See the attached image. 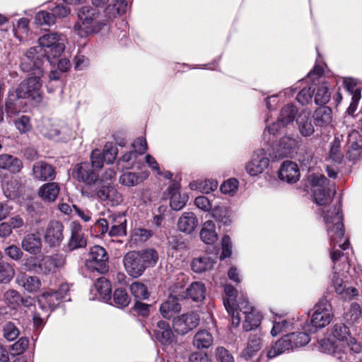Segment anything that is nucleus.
Listing matches in <instances>:
<instances>
[{
	"label": "nucleus",
	"mask_w": 362,
	"mask_h": 362,
	"mask_svg": "<svg viewBox=\"0 0 362 362\" xmlns=\"http://www.w3.org/2000/svg\"><path fill=\"white\" fill-rule=\"evenodd\" d=\"M324 221L330 240V244L333 246L330 252V257L334 264V272L331 279V286L341 298L351 300L358 295V291L354 287L348 286L343 279L344 274H340L337 272L340 271L337 266V262L344 255L341 250H346L349 245L348 239L344 237L343 215L341 206H336L333 209H330L324 215Z\"/></svg>",
	"instance_id": "1"
},
{
	"label": "nucleus",
	"mask_w": 362,
	"mask_h": 362,
	"mask_svg": "<svg viewBox=\"0 0 362 362\" xmlns=\"http://www.w3.org/2000/svg\"><path fill=\"white\" fill-rule=\"evenodd\" d=\"M36 48H30L22 58L21 67L23 71L31 72L30 76L23 81L13 93H9L6 103L7 114L11 117L21 111V99H28L30 101L39 104L42 101L43 93L42 90V78L44 76V70L39 65V60L34 61V54Z\"/></svg>",
	"instance_id": "2"
},
{
	"label": "nucleus",
	"mask_w": 362,
	"mask_h": 362,
	"mask_svg": "<svg viewBox=\"0 0 362 362\" xmlns=\"http://www.w3.org/2000/svg\"><path fill=\"white\" fill-rule=\"evenodd\" d=\"M38 47L34 54V61H38L41 66L42 59L46 57L50 64H54L65 49L66 37L59 33H48L38 38Z\"/></svg>",
	"instance_id": "3"
},
{
	"label": "nucleus",
	"mask_w": 362,
	"mask_h": 362,
	"mask_svg": "<svg viewBox=\"0 0 362 362\" xmlns=\"http://www.w3.org/2000/svg\"><path fill=\"white\" fill-rule=\"evenodd\" d=\"M98 10L89 6L82 7L78 13V20L74 26L75 33L81 37L98 33L104 25L99 20Z\"/></svg>",
	"instance_id": "4"
},
{
	"label": "nucleus",
	"mask_w": 362,
	"mask_h": 362,
	"mask_svg": "<svg viewBox=\"0 0 362 362\" xmlns=\"http://www.w3.org/2000/svg\"><path fill=\"white\" fill-rule=\"evenodd\" d=\"M332 335L341 347L347 350L348 356L352 361H358L356 354L361 352L362 345L351 337L349 328L344 323H337L332 327Z\"/></svg>",
	"instance_id": "5"
},
{
	"label": "nucleus",
	"mask_w": 362,
	"mask_h": 362,
	"mask_svg": "<svg viewBox=\"0 0 362 362\" xmlns=\"http://www.w3.org/2000/svg\"><path fill=\"white\" fill-rule=\"evenodd\" d=\"M310 337L305 332H293L285 335L273 344L267 351L268 358H273L286 351L306 345Z\"/></svg>",
	"instance_id": "6"
},
{
	"label": "nucleus",
	"mask_w": 362,
	"mask_h": 362,
	"mask_svg": "<svg viewBox=\"0 0 362 362\" xmlns=\"http://www.w3.org/2000/svg\"><path fill=\"white\" fill-rule=\"evenodd\" d=\"M81 193L85 197L95 198L110 206H117L123 200L122 195L110 183L98 186L93 191L82 189Z\"/></svg>",
	"instance_id": "7"
},
{
	"label": "nucleus",
	"mask_w": 362,
	"mask_h": 362,
	"mask_svg": "<svg viewBox=\"0 0 362 362\" xmlns=\"http://www.w3.org/2000/svg\"><path fill=\"white\" fill-rule=\"evenodd\" d=\"M308 181L313 188V197L315 203L319 206H326L332 201L330 189L328 187V180L321 174H311Z\"/></svg>",
	"instance_id": "8"
},
{
	"label": "nucleus",
	"mask_w": 362,
	"mask_h": 362,
	"mask_svg": "<svg viewBox=\"0 0 362 362\" xmlns=\"http://www.w3.org/2000/svg\"><path fill=\"white\" fill-rule=\"evenodd\" d=\"M334 314L329 302L325 298L320 299L313 308L311 317L312 328L308 332H314L318 328L328 325L333 318Z\"/></svg>",
	"instance_id": "9"
},
{
	"label": "nucleus",
	"mask_w": 362,
	"mask_h": 362,
	"mask_svg": "<svg viewBox=\"0 0 362 362\" xmlns=\"http://www.w3.org/2000/svg\"><path fill=\"white\" fill-rule=\"evenodd\" d=\"M297 112L296 107L292 104H288L283 107L279 113L278 122L273 123L265 129L263 133L265 141L270 142L272 136H274L279 132V127H284L292 123L296 117Z\"/></svg>",
	"instance_id": "10"
},
{
	"label": "nucleus",
	"mask_w": 362,
	"mask_h": 362,
	"mask_svg": "<svg viewBox=\"0 0 362 362\" xmlns=\"http://www.w3.org/2000/svg\"><path fill=\"white\" fill-rule=\"evenodd\" d=\"M224 292L228 298L223 299L224 306L228 313L231 317L232 324L237 327L240 322L241 317L239 315L238 309L241 307L240 303L247 300L245 298H239L237 302L235 298L237 296V291L231 285H226L224 287Z\"/></svg>",
	"instance_id": "11"
},
{
	"label": "nucleus",
	"mask_w": 362,
	"mask_h": 362,
	"mask_svg": "<svg viewBox=\"0 0 362 362\" xmlns=\"http://www.w3.org/2000/svg\"><path fill=\"white\" fill-rule=\"evenodd\" d=\"M107 259L105 250L101 246L95 245L90 250L89 257L86 259V266L89 269L103 274L107 271Z\"/></svg>",
	"instance_id": "12"
},
{
	"label": "nucleus",
	"mask_w": 362,
	"mask_h": 362,
	"mask_svg": "<svg viewBox=\"0 0 362 362\" xmlns=\"http://www.w3.org/2000/svg\"><path fill=\"white\" fill-rule=\"evenodd\" d=\"M183 286L182 281L179 283V286L174 285L172 287L173 293L160 305V312L164 318L170 319L175 314L180 311L181 306L177 301V297H184V295H182L180 291Z\"/></svg>",
	"instance_id": "13"
},
{
	"label": "nucleus",
	"mask_w": 362,
	"mask_h": 362,
	"mask_svg": "<svg viewBox=\"0 0 362 362\" xmlns=\"http://www.w3.org/2000/svg\"><path fill=\"white\" fill-rule=\"evenodd\" d=\"M75 173L78 181L85 184L82 189L91 190V187L100 180L97 170L93 168V165L88 162L77 164L75 168Z\"/></svg>",
	"instance_id": "14"
},
{
	"label": "nucleus",
	"mask_w": 362,
	"mask_h": 362,
	"mask_svg": "<svg viewBox=\"0 0 362 362\" xmlns=\"http://www.w3.org/2000/svg\"><path fill=\"white\" fill-rule=\"evenodd\" d=\"M199 323V316L194 312L180 315L173 319V326L175 331L184 335L196 328Z\"/></svg>",
	"instance_id": "15"
},
{
	"label": "nucleus",
	"mask_w": 362,
	"mask_h": 362,
	"mask_svg": "<svg viewBox=\"0 0 362 362\" xmlns=\"http://www.w3.org/2000/svg\"><path fill=\"white\" fill-rule=\"evenodd\" d=\"M269 159L264 149L256 151L250 162L245 165V170L250 176L262 174L269 166Z\"/></svg>",
	"instance_id": "16"
},
{
	"label": "nucleus",
	"mask_w": 362,
	"mask_h": 362,
	"mask_svg": "<svg viewBox=\"0 0 362 362\" xmlns=\"http://www.w3.org/2000/svg\"><path fill=\"white\" fill-rule=\"evenodd\" d=\"M141 258V255L135 251L128 252L124 257L125 269L134 278L141 276L146 269Z\"/></svg>",
	"instance_id": "17"
},
{
	"label": "nucleus",
	"mask_w": 362,
	"mask_h": 362,
	"mask_svg": "<svg viewBox=\"0 0 362 362\" xmlns=\"http://www.w3.org/2000/svg\"><path fill=\"white\" fill-rule=\"evenodd\" d=\"M240 305L241 307L238 311L245 315L243 329L245 331H250L257 327L262 320L260 313L252 307L247 300H243Z\"/></svg>",
	"instance_id": "18"
},
{
	"label": "nucleus",
	"mask_w": 362,
	"mask_h": 362,
	"mask_svg": "<svg viewBox=\"0 0 362 362\" xmlns=\"http://www.w3.org/2000/svg\"><path fill=\"white\" fill-rule=\"evenodd\" d=\"M319 349L325 353L333 354L341 362H358L352 361L348 356V351L346 349H343V346L337 343L331 341L329 339L324 338L318 342Z\"/></svg>",
	"instance_id": "19"
},
{
	"label": "nucleus",
	"mask_w": 362,
	"mask_h": 362,
	"mask_svg": "<svg viewBox=\"0 0 362 362\" xmlns=\"http://www.w3.org/2000/svg\"><path fill=\"white\" fill-rule=\"evenodd\" d=\"M64 226L58 221H52L49 223L45 232V241L50 247L59 245L64 239Z\"/></svg>",
	"instance_id": "20"
},
{
	"label": "nucleus",
	"mask_w": 362,
	"mask_h": 362,
	"mask_svg": "<svg viewBox=\"0 0 362 362\" xmlns=\"http://www.w3.org/2000/svg\"><path fill=\"white\" fill-rule=\"evenodd\" d=\"M279 178L288 183H295L300 178V171L297 164L287 160L282 163L279 172Z\"/></svg>",
	"instance_id": "21"
},
{
	"label": "nucleus",
	"mask_w": 362,
	"mask_h": 362,
	"mask_svg": "<svg viewBox=\"0 0 362 362\" xmlns=\"http://www.w3.org/2000/svg\"><path fill=\"white\" fill-rule=\"evenodd\" d=\"M71 237L68 243L70 250L84 247L86 245V239L84 238L81 226L76 221H73L70 225Z\"/></svg>",
	"instance_id": "22"
},
{
	"label": "nucleus",
	"mask_w": 362,
	"mask_h": 362,
	"mask_svg": "<svg viewBox=\"0 0 362 362\" xmlns=\"http://www.w3.org/2000/svg\"><path fill=\"white\" fill-rule=\"evenodd\" d=\"M22 249L31 255H38L42 248V241L40 236L35 233L26 234L21 240Z\"/></svg>",
	"instance_id": "23"
},
{
	"label": "nucleus",
	"mask_w": 362,
	"mask_h": 362,
	"mask_svg": "<svg viewBox=\"0 0 362 362\" xmlns=\"http://www.w3.org/2000/svg\"><path fill=\"white\" fill-rule=\"evenodd\" d=\"M170 195V206L173 210L179 211L182 209L188 201V196L186 194H181L180 187L177 184H173L168 188Z\"/></svg>",
	"instance_id": "24"
},
{
	"label": "nucleus",
	"mask_w": 362,
	"mask_h": 362,
	"mask_svg": "<svg viewBox=\"0 0 362 362\" xmlns=\"http://www.w3.org/2000/svg\"><path fill=\"white\" fill-rule=\"evenodd\" d=\"M33 175L34 178L40 181L53 180L55 176L53 167L44 162H38L33 167Z\"/></svg>",
	"instance_id": "25"
},
{
	"label": "nucleus",
	"mask_w": 362,
	"mask_h": 362,
	"mask_svg": "<svg viewBox=\"0 0 362 362\" xmlns=\"http://www.w3.org/2000/svg\"><path fill=\"white\" fill-rule=\"evenodd\" d=\"M296 123L302 136H310L314 133L315 128L309 112L306 110L301 111L296 117Z\"/></svg>",
	"instance_id": "26"
},
{
	"label": "nucleus",
	"mask_w": 362,
	"mask_h": 362,
	"mask_svg": "<svg viewBox=\"0 0 362 362\" xmlns=\"http://www.w3.org/2000/svg\"><path fill=\"white\" fill-rule=\"evenodd\" d=\"M313 118L317 127H327L332 123V110L330 107L322 105L314 111Z\"/></svg>",
	"instance_id": "27"
},
{
	"label": "nucleus",
	"mask_w": 362,
	"mask_h": 362,
	"mask_svg": "<svg viewBox=\"0 0 362 362\" xmlns=\"http://www.w3.org/2000/svg\"><path fill=\"white\" fill-rule=\"evenodd\" d=\"M198 226V219L192 212H185L177 221L178 229L185 233L190 234Z\"/></svg>",
	"instance_id": "28"
},
{
	"label": "nucleus",
	"mask_w": 362,
	"mask_h": 362,
	"mask_svg": "<svg viewBox=\"0 0 362 362\" xmlns=\"http://www.w3.org/2000/svg\"><path fill=\"white\" fill-rule=\"evenodd\" d=\"M298 148V141L291 136L282 137L278 146V153L280 157H289L296 153Z\"/></svg>",
	"instance_id": "29"
},
{
	"label": "nucleus",
	"mask_w": 362,
	"mask_h": 362,
	"mask_svg": "<svg viewBox=\"0 0 362 362\" xmlns=\"http://www.w3.org/2000/svg\"><path fill=\"white\" fill-rule=\"evenodd\" d=\"M23 168V163L18 158L7 153L0 155V169L12 173H18Z\"/></svg>",
	"instance_id": "30"
},
{
	"label": "nucleus",
	"mask_w": 362,
	"mask_h": 362,
	"mask_svg": "<svg viewBox=\"0 0 362 362\" xmlns=\"http://www.w3.org/2000/svg\"><path fill=\"white\" fill-rule=\"evenodd\" d=\"M262 348V338L259 334H250L247 346L243 349L241 356L246 361L252 358Z\"/></svg>",
	"instance_id": "31"
},
{
	"label": "nucleus",
	"mask_w": 362,
	"mask_h": 362,
	"mask_svg": "<svg viewBox=\"0 0 362 362\" xmlns=\"http://www.w3.org/2000/svg\"><path fill=\"white\" fill-rule=\"evenodd\" d=\"M156 338L163 344H170L174 339V334L169 324L165 321H158L155 330Z\"/></svg>",
	"instance_id": "32"
},
{
	"label": "nucleus",
	"mask_w": 362,
	"mask_h": 362,
	"mask_svg": "<svg viewBox=\"0 0 362 362\" xmlns=\"http://www.w3.org/2000/svg\"><path fill=\"white\" fill-rule=\"evenodd\" d=\"M61 299L58 296V293L55 292L44 293L38 298V304L42 311L47 316L49 310L54 309L59 304Z\"/></svg>",
	"instance_id": "33"
},
{
	"label": "nucleus",
	"mask_w": 362,
	"mask_h": 362,
	"mask_svg": "<svg viewBox=\"0 0 362 362\" xmlns=\"http://www.w3.org/2000/svg\"><path fill=\"white\" fill-rule=\"evenodd\" d=\"M16 281L19 286L30 293L37 291L41 287V281L38 277L28 276L24 273L19 274Z\"/></svg>",
	"instance_id": "34"
},
{
	"label": "nucleus",
	"mask_w": 362,
	"mask_h": 362,
	"mask_svg": "<svg viewBox=\"0 0 362 362\" xmlns=\"http://www.w3.org/2000/svg\"><path fill=\"white\" fill-rule=\"evenodd\" d=\"M37 129L43 136L47 139H54L61 133L56 124L49 119H42L37 126Z\"/></svg>",
	"instance_id": "35"
},
{
	"label": "nucleus",
	"mask_w": 362,
	"mask_h": 362,
	"mask_svg": "<svg viewBox=\"0 0 362 362\" xmlns=\"http://www.w3.org/2000/svg\"><path fill=\"white\" fill-rule=\"evenodd\" d=\"M59 192V187L56 182L44 184L39 190V196L46 202H54L56 200Z\"/></svg>",
	"instance_id": "36"
},
{
	"label": "nucleus",
	"mask_w": 362,
	"mask_h": 362,
	"mask_svg": "<svg viewBox=\"0 0 362 362\" xmlns=\"http://www.w3.org/2000/svg\"><path fill=\"white\" fill-rule=\"evenodd\" d=\"M200 238L206 244H213L218 239V235L215 230V224L212 221H206L200 231Z\"/></svg>",
	"instance_id": "37"
},
{
	"label": "nucleus",
	"mask_w": 362,
	"mask_h": 362,
	"mask_svg": "<svg viewBox=\"0 0 362 362\" xmlns=\"http://www.w3.org/2000/svg\"><path fill=\"white\" fill-rule=\"evenodd\" d=\"M213 337L206 330H199L193 338V345L197 349H207L213 344Z\"/></svg>",
	"instance_id": "38"
},
{
	"label": "nucleus",
	"mask_w": 362,
	"mask_h": 362,
	"mask_svg": "<svg viewBox=\"0 0 362 362\" xmlns=\"http://www.w3.org/2000/svg\"><path fill=\"white\" fill-rule=\"evenodd\" d=\"M205 286L201 282H194L186 289L187 298H190L194 301H200L205 298Z\"/></svg>",
	"instance_id": "39"
},
{
	"label": "nucleus",
	"mask_w": 362,
	"mask_h": 362,
	"mask_svg": "<svg viewBox=\"0 0 362 362\" xmlns=\"http://www.w3.org/2000/svg\"><path fill=\"white\" fill-rule=\"evenodd\" d=\"M211 216L218 221L228 225L232 221L233 212L227 206H217L212 209Z\"/></svg>",
	"instance_id": "40"
},
{
	"label": "nucleus",
	"mask_w": 362,
	"mask_h": 362,
	"mask_svg": "<svg viewBox=\"0 0 362 362\" xmlns=\"http://www.w3.org/2000/svg\"><path fill=\"white\" fill-rule=\"evenodd\" d=\"M214 262L208 256L194 258L191 264L194 272L202 273L213 268Z\"/></svg>",
	"instance_id": "41"
},
{
	"label": "nucleus",
	"mask_w": 362,
	"mask_h": 362,
	"mask_svg": "<svg viewBox=\"0 0 362 362\" xmlns=\"http://www.w3.org/2000/svg\"><path fill=\"white\" fill-rule=\"evenodd\" d=\"M34 22L38 25L51 26L56 23L55 17L52 12L47 11H40L37 12L34 18Z\"/></svg>",
	"instance_id": "42"
},
{
	"label": "nucleus",
	"mask_w": 362,
	"mask_h": 362,
	"mask_svg": "<svg viewBox=\"0 0 362 362\" xmlns=\"http://www.w3.org/2000/svg\"><path fill=\"white\" fill-rule=\"evenodd\" d=\"M119 181L122 185L133 187L140 183L142 179L136 173L125 172L120 175Z\"/></svg>",
	"instance_id": "43"
},
{
	"label": "nucleus",
	"mask_w": 362,
	"mask_h": 362,
	"mask_svg": "<svg viewBox=\"0 0 362 362\" xmlns=\"http://www.w3.org/2000/svg\"><path fill=\"white\" fill-rule=\"evenodd\" d=\"M141 255L144 266L146 267L154 266L158 259V255L157 252L153 249H147L141 252H137Z\"/></svg>",
	"instance_id": "44"
},
{
	"label": "nucleus",
	"mask_w": 362,
	"mask_h": 362,
	"mask_svg": "<svg viewBox=\"0 0 362 362\" xmlns=\"http://www.w3.org/2000/svg\"><path fill=\"white\" fill-rule=\"evenodd\" d=\"M130 291L136 299L144 300L149 296L146 286L139 281H135L130 286Z\"/></svg>",
	"instance_id": "45"
},
{
	"label": "nucleus",
	"mask_w": 362,
	"mask_h": 362,
	"mask_svg": "<svg viewBox=\"0 0 362 362\" xmlns=\"http://www.w3.org/2000/svg\"><path fill=\"white\" fill-rule=\"evenodd\" d=\"M14 125L20 134H26L32 129L30 118L27 115H21L17 117L14 122Z\"/></svg>",
	"instance_id": "46"
},
{
	"label": "nucleus",
	"mask_w": 362,
	"mask_h": 362,
	"mask_svg": "<svg viewBox=\"0 0 362 362\" xmlns=\"http://www.w3.org/2000/svg\"><path fill=\"white\" fill-rule=\"evenodd\" d=\"M14 274V269L10 264L0 262V283L6 284L10 282Z\"/></svg>",
	"instance_id": "47"
},
{
	"label": "nucleus",
	"mask_w": 362,
	"mask_h": 362,
	"mask_svg": "<svg viewBox=\"0 0 362 362\" xmlns=\"http://www.w3.org/2000/svg\"><path fill=\"white\" fill-rule=\"evenodd\" d=\"M95 287L100 296L103 298H109L111 291L110 284L105 278H99L95 283Z\"/></svg>",
	"instance_id": "48"
},
{
	"label": "nucleus",
	"mask_w": 362,
	"mask_h": 362,
	"mask_svg": "<svg viewBox=\"0 0 362 362\" xmlns=\"http://www.w3.org/2000/svg\"><path fill=\"white\" fill-rule=\"evenodd\" d=\"M113 301L118 307H126L130 302V298L124 289L118 288L114 292Z\"/></svg>",
	"instance_id": "49"
},
{
	"label": "nucleus",
	"mask_w": 362,
	"mask_h": 362,
	"mask_svg": "<svg viewBox=\"0 0 362 362\" xmlns=\"http://www.w3.org/2000/svg\"><path fill=\"white\" fill-rule=\"evenodd\" d=\"M329 98L330 93L328 91L327 86L325 84L319 86L315 95V103L317 105H325L329 102Z\"/></svg>",
	"instance_id": "50"
},
{
	"label": "nucleus",
	"mask_w": 362,
	"mask_h": 362,
	"mask_svg": "<svg viewBox=\"0 0 362 362\" xmlns=\"http://www.w3.org/2000/svg\"><path fill=\"white\" fill-rule=\"evenodd\" d=\"M239 182L235 178H230L225 181L221 186L223 194L233 196L237 192Z\"/></svg>",
	"instance_id": "51"
},
{
	"label": "nucleus",
	"mask_w": 362,
	"mask_h": 362,
	"mask_svg": "<svg viewBox=\"0 0 362 362\" xmlns=\"http://www.w3.org/2000/svg\"><path fill=\"white\" fill-rule=\"evenodd\" d=\"M292 327V322L288 320H282L280 321H274L273 327L271 330V334L273 337L279 334L288 331Z\"/></svg>",
	"instance_id": "52"
},
{
	"label": "nucleus",
	"mask_w": 362,
	"mask_h": 362,
	"mask_svg": "<svg viewBox=\"0 0 362 362\" xmlns=\"http://www.w3.org/2000/svg\"><path fill=\"white\" fill-rule=\"evenodd\" d=\"M329 158L337 163H340L343 158L341 152V142L338 138H335L331 143Z\"/></svg>",
	"instance_id": "53"
},
{
	"label": "nucleus",
	"mask_w": 362,
	"mask_h": 362,
	"mask_svg": "<svg viewBox=\"0 0 362 362\" xmlns=\"http://www.w3.org/2000/svg\"><path fill=\"white\" fill-rule=\"evenodd\" d=\"M115 1L116 4L112 7L109 6L105 9V13H106L107 16H108V18H110L115 17V12L114 11L115 10H116V12L118 14L123 13L125 11L126 7L127 6V4L125 0H115Z\"/></svg>",
	"instance_id": "54"
},
{
	"label": "nucleus",
	"mask_w": 362,
	"mask_h": 362,
	"mask_svg": "<svg viewBox=\"0 0 362 362\" xmlns=\"http://www.w3.org/2000/svg\"><path fill=\"white\" fill-rule=\"evenodd\" d=\"M4 337L8 341L15 340L19 335V330L17 327L11 322H6L4 327Z\"/></svg>",
	"instance_id": "55"
},
{
	"label": "nucleus",
	"mask_w": 362,
	"mask_h": 362,
	"mask_svg": "<svg viewBox=\"0 0 362 362\" xmlns=\"http://www.w3.org/2000/svg\"><path fill=\"white\" fill-rule=\"evenodd\" d=\"M361 311L358 304H351L349 311L346 313L345 318L350 323L357 322L361 318Z\"/></svg>",
	"instance_id": "56"
},
{
	"label": "nucleus",
	"mask_w": 362,
	"mask_h": 362,
	"mask_svg": "<svg viewBox=\"0 0 362 362\" xmlns=\"http://www.w3.org/2000/svg\"><path fill=\"white\" fill-rule=\"evenodd\" d=\"M104 160L107 163H112L117 154V148L112 143H107L103 151Z\"/></svg>",
	"instance_id": "57"
},
{
	"label": "nucleus",
	"mask_w": 362,
	"mask_h": 362,
	"mask_svg": "<svg viewBox=\"0 0 362 362\" xmlns=\"http://www.w3.org/2000/svg\"><path fill=\"white\" fill-rule=\"evenodd\" d=\"M37 272L48 274L54 271L53 261L51 259V256H46L43 257L37 266Z\"/></svg>",
	"instance_id": "58"
},
{
	"label": "nucleus",
	"mask_w": 362,
	"mask_h": 362,
	"mask_svg": "<svg viewBox=\"0 0 362 362\" xmlns=\"http://www.w3.org/2000/svg\"><path fill=\"white\" fill-rule=\"evenodd\" d=\"M29 341L25 337H21L11 346L12 355H20L28 347Z\"/></svg>",
	"instance_id": "59"
},
{
	"label": "nucleus",
	"mask_w": 362,
	"mask_h": 362,
	"mask_svg": "<svg viewBox=\"0 0 362 362\" xmlns=\"http://www.w3.org/2000/svg\"><path fill=\"white\" fill-rule=\"evenodd\" d=\"M215 355L218 362H234L232 355L223 346H218L216 349Z\"/></svg>",
	"instance_id": "60"
},
{
	"label": "nucleus",
	"mask_w": 362,
	"mask_h": 362,
	"mask_svg": "<svg viewBox=\"0 0 362 362\" xmlns=\"http://www.w3.org/2000/svg\"><path fill=\"white\" fill-rule=\"evenodd\" d=\"M313 95V90L310 87L305 88L298 93L296 99L300 104L307 105L311 101Z\"/></svg>",
	"instance_id": "61"
},
{
	"label": "nucleus",
	"mask_w": 362,
	"mask_h": 362,
	"mask_svg": "<svg viewBox=\"0 0 362 362\" xmlns=\"http://www.w3.org/2000/svg\"><path fill=\"white\" fill-rule=\"evenodd\" d=\"M4 252L8 257L16 261L21 259L23 255L21 248L16 245L6 247L4 249Z\"/></svg>",
	"instance_id": "62"
},
{
	"label": "nucleus",
	"mask_w": 362,
	"mask_h": 362,
	"mask_svg": "<svg viewBox=\"0 0 362 362\" xmlns=\"http://www.w3.org/2000/svg\"><path fill=\"white\" fill-rule=\"evenodd\" d=\"M232 253V243L230 238L226 235L222 238V252L220 256L221 259L229 257Z\"/></svg>",
	"instance_id": "63"
},
{
	"label": "nucleus",
	"mask_w": 362,
	"mask_h": 362,
	"mask_svg": "<svg viewBox=\"0 0 362 362\" xmlns=\"http://www.w3.org/2000/svg\"><path fill=\"white\" fill-rule=\"evenodd\" d=\"M91 165L95 169H100L103 165L104 158L103 155L99 149H94L91 153Z\"/></svg>",
	"instance_id": "64"
}]
</instances>
